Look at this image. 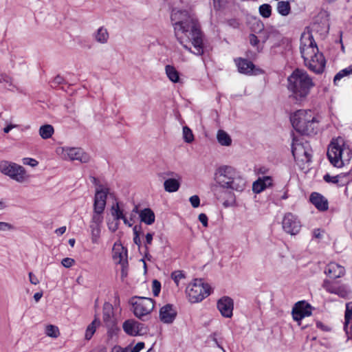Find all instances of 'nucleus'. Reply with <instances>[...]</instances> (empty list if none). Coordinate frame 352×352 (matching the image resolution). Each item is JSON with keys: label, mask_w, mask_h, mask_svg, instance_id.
<instances>
[{"label": "nucleus", "mask_w": 352, "mask_h": 352, "mask_svg": "<svg viewBox=\"0 0 352 352\" xmlns=\"http://www.w3.org/2000/svg\"><path fill=\"white\" fill-rule=\"evenodd\" d=\"M179 20L173 23L175 36L184 49L197 56L204 54L203 34L194 14L186 10L177 14Z\"/></svg>", "instance_id": "1"}, {"label": "nucleus", "mask_w": 352, "mask_h": 352, "mask_svg": "<svg viewBox=\"0 0 352 352\" xmlns=\"http://www.w3.org/2000/svg\"><path fill=\"white\" fill-rule=\"evenodd\" d=\"M314 86L312 78L303 69H296L287 78L289 96L297 103L305 100Z\"/></svg>", "instance_id": "2"}, {"label": "nucleus", "mask_w": 352, "mask_h": 352, "mask_svg": "<svg viewBox=\"0 0 352 352\" xmlns=\"http://www.w3.org/2000/svg\"><path fill=\"white\" fill-rule=\"evenodd\" d=\"M290 120L295 130L305 135H314L320 131L318 116L311 110L299 109L290 117Z\"/></svg>", "instance_id": "3"}, {"label": "nucleus", "mask_w": 352, "mask_h": 352, "mask_svg": "<svg viewBox=\"0 0 352 352\" xmlns=\"http://www.w3.org/2000/svg\"><path fill=\"white\" fill-rule=\"evenodd\" d=\"M217 183L224 188L242 192L246 186L245 178L234 168L230 166H221L214 174Z\"/></svg>", "instance_id": "4"}, {"label": "nucleus", "mask_w": 352, "mask_h": 352, "mask_svg": "<svg viewBox=\"0 0 352 352\" xmlns=\"http://www.w3.org/2000/svg\"><path fill=\"white\" fill-rule=\"evenodd\" d=\"M327 157L335 167L341 168L348 162L352 155V151L341 138L331 141L327 149Z\"/></svg>", "instance_id": "5"}, {"label": "nucleus", "mask_w": 352, "mask_h": 352, "mask_svg": "<svg viewBox=\"0 0 352 352\" xmlns=\"http://www.w3.org/2000/svg\"><path fill=\"white\" fill-rule=\"evenodd\" d=\"M186 294L191 303H197L210 294V287L208 284L204 283L201 279H195L187 287Z\"/></svg>", "instance_id": "6"}, {"label": "nucleus", "mask_w": 352, "mask_h": 352, "mask_svg": "<svg viewBox=\"0 0 352 352\" xmlns=\"http://www.w3.org/2000/svg\"><path fill=\"white\" fill-rule=\"evenodd\" d=\"M0 172L19 183L27 178L26 171L22 166L7 160L0 162Z\"/></svg>", "instance_id": "7"}, {"label": "nucleus", "mask_w": 352, "mask_h": 352, "mask_svg": "<svg viewBox=\"0 0 352 352\" xmlns=\"http://www.w3.org/2000/svg\"><path fill=\"white\" fill-rule=\"evenodd\" d=\"M300 54L305 63L318 53L317 44L311 33L303 34L300 38Z\"/></svg>", "instance_id": "8"}, {"label": "nucleus", "mask_w": 352, "mask_h": 352, "mask_svg": "<svg viewBox=\"0 0 352 352\" xmlns=\"http://www.w3.org/2000/svg\"><path fill=\"white\" fill-rule=\"evenodd\" d=\"M56 153L64 160H77L81 163H87L91 158L90 155L81 148L59 147L56 149Z\"/></svg>", "instance_id": "9"}, {"label": "nucleus", "mask_w": 352, "mask_h": 352, "mask_svg": "<svg viewBox=\"0 0 352 352\" xmlns=\"http://www.w3.org/2000/svg\"><path fill=\"white\" fill-rule=\"evenodd\" d=\"M131 304L134 315L140 319L149 314L154 308V300L150 298L134 297Z\"/></svg>", "instance_id": "10"}, {"label": "nucleus", "mask_w": 352, "mask_h": 352, "mask_svg": "<svg viewBox=\"0 0 352 352\" xmlns=\"http://www.w3.org/2000/svg\"><path fill=\"white\" fill-rule=\"evenodd\" d=\"M292 152L295 159L306 162L311 161V149L307 141L303 142L294 139L292 144Z\"/></svg>", "instance_id": "11"}, {"label": "nucleus", "mask_w": 352, "mask_h": 352, "mask_svg": "<svg viewBox=\"0 0 352 352\" xmlns=\"http://www.w3.org/2000/svg\"><path fill=\"white\" fill-rule=\"evenodd\" d=\"M283 230L291 235L297 234L301 228V223L297 216L292 212H287L283 217L282 221Z\"/></svg>", "instance_id": "12"}, {"label": "nucleus", "mask_w": 352, "mask_h": 352, "mask_svg": "<svg viewBox=\"0 0 352 352\" xmlns=\"http://www.w3.org/2000/svg\"><path fill=\"white\" fill-rule=\"evenodd\" d=\"M311 306L305 301L296 302L292 311L293 319L298 322V325H300L302 319L311 315Z\"/></svg>", "instance_id": "13"}, {"label": "nucleus", "mask_w": 352, "mask_h": 352, "mask_svg": "<svg viewBox=\"0 0 352 352\" xmlns=\"http://www.w3.org/2000/svg\"><path fill=\"white\" fill-rule=\"evenodd\" d=\"M234 62L239 72L241 74L250 76L256 75L262 72L261 69L256 68L255 65L248 59L237 58L234 59Z\"/></svg>", "instance_id": "14"}, {"label": "nucleus", "mask_w": 352, "mask_h": 352, "mask_svg": "<svg viewBox=\"0 0 352 352\" xmlns=\"http://www.w3.org/2000/svg\"><path fill=\"white\" fill-rule=\"evenodd\" d=\"M124 331L129 336H136L146 333L144 324L135 320H125L122 324Z\"/></svg>", "instance_id": "15"}, {"label": "nucleus", "mask_w": 352, "mask_h": 352, "mask_svg": "<svg viewBox=\"0 0 352 352\" xmlns=\"http://www.w3.org/2000/svg\"><path fill=\"white\" fill-rule=\"evenodd\" d=\"M325 59L322 53H317L313 56V58H310L305 63V65L308 68L316 74H321L323 72L325 67Z\"/></svg>", "instance_id": "16"}, {"label": "nucleus", "mask_w": 352, "mask_h": 352, "mask_svg": "<svg viewBox=\"0 0 352 352\" xmlns=\"http://www.w3.org/2000/svg\"><path fill=\"white\" fill-rule=\"evenodd\" d=\"M217 308L222 316L230 318L233 315L234 301L229 296H223L217 301Z\"/></svg>", "instance_id": "17"}, {"label": "nucleus", "mask_w": 352, "mask_h": 352, "mask_svg": "<svg viewBox=\"0 0 352 352\" xmlns=\"http://www.w3.org/2000/svg\"><path fill=\"white\" fill-rule=\"evenodd\" d=\"M323 179L327 183L336 184L338 187H342L348 185L352 180L349 173L338 174L336 176H331L327 173L323 176Z\"/></svg>", "instance_id": "18"}, {"label": "nucleus", "mask_w": 352, "mask_h": 352, "mask_svg": "<svg viewBox=\"0 0 352 352\" xmlns=\"http://www.w3.org/2000/svg\"><path fill=\"white\" fill-rule=\"evenodd\" d=\"M109 193V188L106 186L102 188H96L94 196V208L97 210L105 209L107 195Z\"/></svg>", "instance_id": "19"}, {"label": "nucleus", "mask_w": 352, "mask_h": 352, "mask_svg": "<svg viewBox=\"0 0 352 352\" xmlns=\"http://www.w3.org/2000/svg\"><path fill=\"white\" fill-rule=\"evenodd\" d=\"M177 316V311L173 305L167 304L163 306L160 310V320L166 324L172 323Z\"/></svg>", "instance_id": "20"}, {"label": "nucleus", "mask_w": 352, "mask_h": 352, "mask_svg": "<svg viewBox=\"0 0 352 352\" xmlns=\"http://www.w3.org/2000/svg\"><path fill=\"white\" fill-rule=\"evenodd\" d=\"M324 273L329 278L336 279L344 275L345 269L336 262H331L325 267Z\"/></svg>", "instance_id": "21"}, {"label": "nucleus", "mask_w": 352, "mask_h": 352, "mask_svg": "<svg viewBox=\"0 0 352 352\" xmlns=\"http://www.w3.org/2000/svg\"><path fill=\"white\" fill-rule=\"evenodd\" d=\"M309 200L311 203L319 210L326 211L329 208L327 199L318 192H312Z\"/></svg>", "instance_id": "22"}, {"label": "nucleus", "mask_w": 352, "mask_h": 352, "mask_svg": "<svg viewBox=\"0 0 352 352\" xmlns=\"http://www.w3.org/2000/svg\"><path fill=\"white\" fill-rule=\"evenodd\" d=\"M273 184V179L270 176H263L258 177L257 180L254 182L252 184V190L255 193H260L265 188L272 186Z\"/></svg>", "instance_id": "23"}, {"label": "nucleus", "mask_w": 352, "mask_h": 352, "mask_svg": "<svg viewBox=\"0 0 352 352\" xmlns=\"http://www.w3.org/2000/svg\"><path fill=\"white\" fill-rule=\"evenodd\" d=\"M139 217L140 221L146 225H152L155 220V214L149 208L141 210L139 212Z\"/></svg>", "instance_id": "24"}, {"label": "nucleus", "mask_w": 352, "mask_h": 352, "mask_svg": "<svg viewBox=\"0 0 352 352\" xmlns=\"http://www.w3.org/2000/svg\"><path fill=\"white\" fill-rule=\"evenodd\" d=\"M93 37L95 41L101 44H105L108 42L109 34L107 30L102 26L94 33Z\"/></svg>", "instance_id": "25"}, {"label": "nucleus", "mask_w": 352, "mask_h": 352, "mask_svg": "<svg viewBox=\"0 0 352 352\" xmlns=\"http://www.w3.org/2000/svg\"><path fill=\"white\" fill-rule=\"evenodd\" d=\"M164 187L166 192H175L179 190L180 182L175 178H169L164 181Z\"/></svg>", "instance_id": "26"}, {"label": "nucleus", "mask_w": 352, "mask_h": 352, "mask_svg": "<svg viewBox=\"0 0 352 352\" xmlns=\"http://www.w3.org/2000/svg\"><path fill=\"white\" fill-rule=\"evenodd\" d=\"M217 139L218 142L222 146H228L232 144L230 136L225 131L221 129L217 131Z\"/></svg>", "instance_id": "27"}, {"label": "nucleus", "mask_w": 352, "mask_h": 352, "mask_svg": "<svg viewBox=\"0 0 352 352\" xmlns=\"http://www.w3.org/2000/svg\"><path fill=\"white\" fill-rule=\"evenodd\" d=\"M165 72L171 82L176 83L179 81V74L175 67L168 65L165 67Z\"/></svg>", "instance_id": "28"}, {"label": "nucleus", "mask_w": 352, "mask_h": 352, "mask_svg": "<svg viewBox=\"0 0 352 352\" xmlns=\"http://www.w3.org/2000/svg\"><path fill=\"white\" fill-rule=\"evenodd\" d=\"M89 228L91 234V242L93 243H98L101 232V225L90 222Z\"/></svg>", "instance_id": "29"}, {"label": "nucleus", "mask_w": 352, "mask_h": 352, "mask_svg": "<svg viewBox=\"0 0 352 352\" xmlns=\"http://www.w3.org/2000/svg\"><path fill=\"white\" fill-rule=\"evenodd\" d=\"M113 317V307L110 303L106 302L103 306L102 318L103 321L109 324L111 322Z\"/></svg>", "instance_id": "30"}, {"label": "nucleus", "mask_w": 352, "mask_h": 352, "mask_svg": "<svg viewBox=\"0 0 352 352\" xmlns=\"http://www.w3.org/2000/svg\"><path fill=\"white\" fill-rule=\"evenodd\" d=\"M54 127L50 124H45L40 127L39 135L44 139H48L52 137L54 133Z\"/></svg>", "instance_id": "31"}, {"label": "nucleus", "mask_w": 352, "mask_h": 352, "mask_svg": "<svg viewBox=\"0 0 352 352\" xmlns=\"http://www.w3.org/2000/svg\"><path fill=\"white\" fill-rule=\"evenodd\" d=\"M277 11L282 16H287L291 11L289 3L285 1H278L277 3Z\"/></svg>", "instance_id": "32"}, {"label": "nucleus", "mask_w": 352, "mask_h": 352, "mask_svg": "<svg viewBox=\"0 0 352 352\" xmlns=\"http://www.w3.org/2000/svg\"><path fill=\"white\" fill-rule=\"evenodd\" d=\"M104 210L100 209L97 210L96 208H94V212L92 214L91 223H96V224H102L103 222V216L102 214L104 212Z\"/></svg>", "instance_id": "33"}, {"label": "nucleus", "mask_w": 352, "mask_h": 352, "mask_svg": "<svg viewBox=\"0 0 352 352\" xmlns=\"http://www.w3.org/2000/svg\"><path fill=\"white\" fill-rule=\"evenodd\" d=\"M113 258L120 265H122V261H128L127 260V250H125L123 247L121 248V251H115L113 254Z\"/></svg>", "instance_id": "34"}, {"label": "nucleus", "mask_w": 352, "mask_h": 352, "mask_svg": "<svg viewBox=\"0 0 352 352\" xmlns=\"http://www.w3.org/2000/svg\"><path fill=\"white\" fill-rule=\"evenodd\" d=\"M322 287L328 293H330V294L338 293V291L336 290L338 285H335L334 283L329 280V279H324L323 280Z\"/></svg>", "instance_id": "35"}, {"label": "nucleus", "mask_w": 352, "mask_h": 352, "mask_svg": "<svg viewBox=\"0 0 352 352\" xmlns=\"http://www.w3.org/2000/svg\"><path fill=\"white\" fill-rule=\"evenodd\" d=\"M45 334L49 337L56 338L59 336L60 332L58 327L48 324L45 327Z\"/></svg>", "instance_id": "36"}, {"label": "nucleus", "mask_w": 352, "mask_h": 352, "mask_svg": "<svg viewBox=\"0 0 352 352\" xmlns=\"http://www.w3.org/2000/svg\"><path fill=\"white\" fill-rule=\"evenodd\" d=\"M259 14L263 18H269L272 14V6L268 3H264L259 6Z\"/></svg>", "instance_id": "37"}, {"label": "nucleus", "mask_w": 352, "mask_h": 352, "mask_svg": "<svg viewBox=\"0 0 352 352\" xmlns=\"http://www.w3.org/2000/svg\"><path fill=\"white\" fill-rule=\"evenodd\" d=\"M153 235H154L153 232H149V233H147L145 236L144 255H145V257L148 260H150V258H151V256L149 254V252H148V245H151L152 243Z\"/></svg>", "instance_id": "38"}, {"label": "nucleus", "mask_w": 352, "mask_h": 352, "mask_svg": "<svg viewBox=\"0 0 352 352\" xmlns=\"http://www.w3.org/2000/svg\"><path fill=\"white\" fill-rule=\"evenodd\" d=\"M111 215L116 220L123 219L125 217L123 211L120 209L119 204L117 203L116 205L112 206L111 209Z\"/></svg>", "instance_id": "39"}, {"label": "nucleus", "mask_w": 352, "mask_h": 352, "mask_svg": "<svg viewBox=\"0 0 352 352\" xmlns=\"http://www.w3.org/2000/svg\"><path fill=\"white\" fill-rule=\"evenodd\" d=\"M133 242L135 244H136L139 248H140L142 245V242L140 240V234H142V227L141 226H135L133 228Z\"/></svg>", "instance_id": "40"}, {"label": "nucleus", "mask_w": 352, "mask_h": 352, "mask_svg": "<svg viewBox=\"0 0 352 352\" xmlns=\"http://www.w3.org/2000/svg\"><path fill=\"white\" fill-rule=\"evenodd\" d=\"M344 320V327H346L352 320V302L346 304Z\"/></svg>", "instance_id": "41"}, {"label": "nucleus", "mask_w": 352, "mask_h": 352, "mask_svg": "<svg viewBox=\"0 0 352 352\" xmlns=\"http://www.w3.org/2000/svg\"><path fill=\"white\" fill-rule=\"evenodd\" d=\"M183 138L187 143H191L194 140L192 132L187 126L183 127Z\"/></svg>", "instance_id": "42"}, {"label": "nucleus", "mask_w": 352, "mask_h": 352, "mask_svg": "<svg viewBox=\"0 0 352 352\" xmlns=\"http://www.w3.org/2000/svg\"><path fill=\"white\" fill-rule=\"evenodd\" d=\"M97 322V320H94V321H92V322L91 324H89V326L87 327V329H86V332H85V339L87 340H90L93 335L94 334L95 331H96V323Z\"/></svg>", "instance_id": "43"}, {"label": "nucleus", "mask_w": 352, "mask_h": 352, "mask_svg": "<svg viewBox=\"0 0 352 352\" xmlns=\"http://www.w3.org/2000/svg\"><path fill=\"white\" fill-rule=\"evenodd\" d=\"M171 278L174 280L175 284L178 286L179 280L185 278V274L182 271L177 270L171 273Z\"/></svg>", "instance_id": "44"}, {"label": "nucleus", "mask_w": 352, "mask_h": 352, "mask_svg": "<svg viewBox=\"0 0 352 352\" xmlns=\"http://www.w3.org/2000/svg\"><path fill=\"white\" fill-rule=\"evenodd\" d=\"M161 290V283L159 280L155 279L152 282V292L154 296H158Z\"/></svg>", "instance_id": "45"}, {"label": "nucleus", "mask_w": 352, "mask_h": 352, "mask_svg": "<svg viewBox=\"0 0 352 352\" xmlns=\"http://www.w3.org/2000/svg\"><path fill=\"white\" fill-rule=\"evenodd\" d=\"M16 230V228L7 222L0 221V231L6 232V231H11Z\"/></svg>", "instance_id": "46"}, {"label": "nucleus", "mask_w": 352, "mask_h": 352, "mask_svg": "<svg viewBox=\"0 0 352 352\" xmlns=\"http://www.w3.org/2000/svg\"><path fill=\"white\" fill-rule=\"evenodd\" d=\"M128 267H129L128 261L123 260L122 261V265H121V278L122 280H124V278L127 276Z\"/></svg>", "instance_id": "47"}, {"label": "nucleus", "mask_w": 352, "mask_h": 352, "mask_svg": "<svg viewBox=\"0 0 352 352\" xmlns=\"http://www.w3.org/2000/svg\"><path fill=\"white\" fill-rule=\"evenodd\" d=\"M64 82H65L64 78L63 76H60V75H57L56 77H54V78L52 81L51 86L52 87H56V86H58L59 85L63 84Z\"/></svg>", "instance_id": "48"}, {"label": "nucleus", "mask_w": 352, "mask_h": 352, "mask_svg": "<svg viewBox=\"0 0 352 352\" xmlns=\"http://www.w3.org/2000/svg\"><path fill=\"white\" fill-rule=\"evenodd\" d=\"M189 201L193 208H197L200 204V199L197 195L191 196Z\"/></svg>", "instance_id": "49"}, {"label": "nucleus", "mask_w": 352, "mask_h": 352, "mask_svg": "<svg viewBox=\"0 0 352 352\" xmlns=\"http://www.w3.org/2000/svg\"><path fill=\"white\" fill-rule=\"evenodd\" d=\"M75 261L73 258H65L62 260V265L67 268L72 267L74 264Z\"/></svg>", "instance_id": "50"}, {"label": "nucleus", "mask_w": 352, "mask_h": 352, "mask_svg": "<svg viewBox=\"0 0 352 352\" xmlns=\"http://www.w3.org/2000/svg\"><path fill=\"white\" fill-rule=\"evenodd\" d=\"M23 162L24 164L30 165L32 167H34L37 166L38 164V162L36 160L30 157L23 158Z\"/></svg>", "instance_id": "51"}, {"label": "nucleus", "mask_w": 352, "mask_h": 352, "mask_svg": "<svg viewBox=\"0 0 352 352\" xmlns=\"http://www.w3.org/2000/svg\"><path fill=\"white\" fill-rule=\"evenodd\" d=\"M199 221L202 223L204 227H208V217L204 213H201L198 217Z\"/></svg>", "instance_id": "52"}, {"label": "nucleus", "mask_w": 352, "mask_h": 352, "mask_svg": "<svg viewBox=\"0 0 352 352\" xmlns=\"http://www.w3.org/2000/svg\"><path fill=\"white\" fill-rule=\"evenodd\" d=\"M144 347L143 342H138L131 350V352H140Z\"/></svg>", "instance_id": "53"}, {"label": "nucleus", "mask_w": 352, "mask_h": 352, "mask_svg": "<svg viewBox=\"0 0 352 352\" xmlns=\"http://www.w3.org/2000/svg\"><path fill=\"white\" fill-rule=\"evenodd\" d=\"M90 179H91V182H92V184L96 186V188H104L107 186H104L103 184H100L99 180L94 176H90Z\"/></svg>", "instance_id": "54"}, {"label": "nucleus", "mask_w": 352, "mask_h": 352, "mask_svg": "<svg viewBox=\"0 0 352 352\" xmlns=\"http://www.w3.org/2000/svg\"><path fill=\"white\" fill-rule=\"evenodd\" d=\"M259 43V40L258 38V37L254 34H251L250 35V43L254 46V47H256L258 45Z\"/></svg>", "instance_id": "55"}, {"label": "nucleus", "mask_w": 352, "mask_h": 352, "mask_svg": "<svg viewBox=\"0 0 352 352\" xmlns=\"http://www.w3.org/2000/svg\"><path fill=\"white\" fill-rule=\"evenodd\" d=\"M343 77L352 74V64L340 71Z\"/></svg>", "instance_id": "56"}, {"label": "nucleus", "mask_w": 352, "mask_h": 352, "mask_svg": "<svg viewBox=\"0 0 352 352\" xmlns=\"http://www.w3.org/2000/svg\"><path fill=\"white\" fill-rule=\"evenodd\" d=\"M28 276L30 282L32 284L36 285L39 283L38 278L32 272H29Z\"/></svg>", "instance_id": "57"}, {"label": "nucleus", "mask_w": 352, "mask_h": 352, "mask_svg": "<svg viewBox=\"0 0 352 352\" xmlns=\"http://www.w3.org/2000/svg\"><path fill=\"white\" fill-rule=\"evenodd\" d=\"M322 231L320 229H314L313 231V236L316 239L322 238Z\"/></svg>", "instance_id": "58"}, {"label": "nucleus", "mask_w": 352, "mask_h": 352, "mask_svg": "<svg viewBox=\"0 0 352 352\" xmlns=\"http://www.w3.org/2000/svg\"><path fill=\"white\" fill-rule=\"evenodd\" d=\"M66 231V227L65 226H62L59 228H57L56 230H55V233L58 235V236H60L62 234H63Z\"/></svg>", "instance_id": "59"}, {"label": "nucleus", "mask_w": 352, "mask_h": 352, "mask_svg": "<svg viewBox=\"0 0 352 352\" xmlns=\"http://www.w3.org/2000/svg\"><path fill=\"white\" fill-rule=\"evenodd\" d=\"M336 290L338 291V293H335L334 294H337V295H338L340 297H344V296L345 291H344V289L342 287L338 286Z\"/></svg>", "instance_id": "60"}, {"label": "nucleus", "mask_w": 352, "mask_h": 352, "mask_svg": "<svg viewBox=\"0 0 352 352\" xmlns=\"http://www.w3.org/2000/svg\"><path fill=\"white\" fill-rule=\"evenodd\" d=\"M268 173V168H267L266 167H260L258 169V174H262V175H265L266 173Z\"/></svg>", "instance_id": "61"}, {"label": "nucleus", "mask_w": 352, "mask_h": 352, "mask_svg": "<svg viewBox=\"0 0 352 352\" xmlns=\"http://www.w3.org/2000/svg\"><path fill=\"white\" fill-rule=\"evenodd\" d=\"M111 352H128V350L126 348L122 349L121 347H114Z\"/></svg>", "instance_id": "62"}, {"label": "nucleus", "mask_w": 352, "mask_h": 352, "mask_svg": "<svg viewBox=\"0 0 352 352\" xmlns=\"http://www.w3.org/2000/svg\"><path fill=\"white\" fill-rule=\"evenodd\" d=\"M42 296H43L42 292H36L34 295V298L36 302H38L40 300V299L42 298Z\"/></svg>", "instance_id": "63"}, {"label": "nucleus", "mask_w": 352, "mask_h": 352, "mask_svg": "<svg viewBox=\"0 0 352 352\" xmlns=\"http://www.w3.org/2000/svg\"><path fill=\"white\" fill-rule=\"evenodd\" d=\"M343 78L342 75L341 74V73L339 72L338 73L336 74V75L334 76V78H333V82L335 84H336V82L338 81V80H340L342 78Z\"/></svg>", "instance_id": "64"}]
</instances>
